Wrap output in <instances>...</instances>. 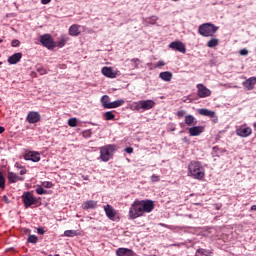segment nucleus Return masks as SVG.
I'll return each instance as SVG.
<instances>
[{
  "mask_svg": "<svg viewBox=\"0 0 256 256\" xmlns=\"http://www.w3.org/2000/svg\"><path fill=\"white\" fill-rule=\"evenodd\" d=\"M155 209V203L152 200H136L134 201L128 212L129 219H139L145 213H151Z\"/></svg>",
  "mask_w": 256,
  "mask_h": 256,
  "instance_id": "obj_1",
  "label": "nucleus"
},
{
  "mask_svg": "<svg viewBox=\"0 0 256 256\" xmlns=\"http://www.w3.org/2000/svg\"><path fill=\"white\" fill-rule=\"evenodd\" d=\"M188 177H192L193 179H197L201 181V179L205 178V168L201 165L199 161H191L188 165Z\"/></svg>",
  "mask_w": 256,
  "mask_h": 256,
  "instance_id": "obj_2",
  "label": "nucleus"
},
{
  "mask_svg": "<svg viewBox=\"0 0 256 256\" xmlns=\"http://www.w3.org/2000/svg\"><path fill=\"white\" fill-rule=\"evenodd\" d=\"M217 31H219V27L212 23H204L198 27V33L202 35V37H213Z\"/></svg>",
  "mask_w": 256,
  "mask_h": 256,
  "instance_id": "obj_3",
  "label": "nucleus"
},
{
  "mask_svg": "<svg viewBox=\"0 0 256 256\" xmlns=\"http://www.w3.org/2000/svg\"><path fill=\"white\" fill-rule=\"evenodd\" d=\"M113 153H115V145L108 144L106 146L100 147V159L104 163L111 161L113 159Z\"/></svg>",
  "mask_w": 256,
  "mask_h": 256,
  "instance_id": "obj_4",
  "label": "nucleus"
},
{
  "mask_svg": "<svg viewBox=\"0 0 256 256\" xmlns=\"http://www.w3.org/2000/svg\"><path fill=\"white\" fill-rule=\"evenodd\" d=\"M22 201L26 209H29L32 205H37V198L33 196V192H24L22 195Z\"/></svg>",
  "mask_w": 256,
  "mask_h": 256,
  "instance_id": "obj_5",
  "label": "nucleus"
},
{
  "mask_svg": "<svg viewBox=\"0 0 256 256\" xmlns=\"http://www.w3.org/2000/svg\"><path fill=\"white\" fill-rule=\"evenodd\" d=\"M40 43L47 49H55V40L51 34H44L40 37Z\"/></svg>",
  "mask_w": 256,
  "mask_h": 256,
  "instance_id": "obj_6",
  "label": "nucleus"
},
{
  "mask_svg": "<svg viewBox=\"0 0 256 256\" xmlns=\"http://www.w3.org/2000/svg\"><path fill=\"white\" fill-rule=\"evenodd\" d=\"M172 51H178L179 53H187V47L181 41H174L169 44Z\"/></svg>",
  "mask_w": 256,
  "mask_h": 256,
  "instance_id": "obj_7",
  "label": "nucleus"
},
{
  "mask_svg": "<svg viewBox=\"0 0 256 256\" xmlns=\"http://www.w3.org/2000/svg\"><path fill=\"white\" fill-rule=\"evenodd\" d=\"M197 95L200 99H205V97H211V91L203 84H197Z\"/></svg>",
  "mask_w": 256,
  "mask_h": 256,
  "instance_id": "obj_8",
  "label": "nucleus"
},
{
  "mask_svg": "<svg viewBox=\"0 0 256 256\" xmlns=\"http://www.w3.org/2000/svg\"><path fill=\"white\" fill-rule=\"evenodd\" d=\"M199 115H203V117H210L214 123L219 122V118H217L215 111H211L207 108H201L198 110Z\"/></svg>",
  "mask_w": 256,
  "mask_h": 256,
  "instance_id": "obj_9",
  "label": "nucleus"
},
{
  "mask_svg": "<svg viewBox=\"0 0 256 256\" xmlns=\"http://www.w3.org/2000/svg\"><path fill=\"white\" fill-rule=\"evenodd\" d=\"M26 161H33V163H39L41 161V154L39 152L30 151L24 155Z\"/></svg>",
  "mask_w": 256,
  "mask_h": 256,
  "instance_id": "obj_10",
  "label": "nucleus"
},
{
  "mask_svg": "<svg viewBox=\"0 0 256 256\" xmlns=\"http://www.w3.org/2000/svg\"><path fill=\"white\" fill-rule=\"evenodd\" d=\"M26 121L30 124L39 123V121H41V114H39V112L31 111L28 113Z\"/></svg>",
  "mask_w": 256,
  "mask_h": 256,
  "instance_id": "obj_11",
  "label": "nucleus"
},
{
  "mask_svg": "<svg viewBox=\"0 0 256 256\" xmlns=\"http://www.w3.org/2000/svg\"><path fill=\"white\" fill-rule=\"evenodd\" d=\"M253 133V129H251V127H240L238 129H236V135H238V137H243V138H247L250 137V135H252Z\"/></svg>",
  "mask_w": 256,
  "mask_h": 256,
  "instance_id": "obj_12",
  "label": "nucleus"
},
{
  "mask_svg": "<svg viewBox=\"0 0 256 256\" xmlns=\"http://www.w3.org/2000/svg\"><path fill=\"white\" fill-rule=\"evenodd\" d=\"M243 87H245V89H247V91H253V89H255V85H256V77H250L248 78L246 81H244L242 83Z\"/></svg>",
  "mask_w": 256,
  "mask_h": 256,
  "instance_id": "obj_13",
  "label": "nucleus"
},
{
  "mask_svg": "<svg viewBox=\"0 0 256 256\" xmlns=\"http://www.w3.org/2000/svg\"><path fill=\"white\" fill-rule=\"evenodd\" d=\"M104 211H105L108 219H110L111 221H113V219H115V216L117 215V211L115 210V208H113V206H111L109 204L105 205Z\"/></svg>",
  "mask_w": 256,
  "mask_h": 256,
  "instance_id": "obj_14",
  "label": "nucleus"
},
{
  "mask_svg": "<svg viewBox=\"0 0 256 256\" xmlns=\"http://www.w3.org/2000/svg\"><path fill=\"white\" fill-rule=\"evenodd\" d=\"M188 131H189V135L191 137H199V135H201V133H203L204 128H203V126H193V127L189 128Z\"/></svg>",
  "mask_w": 256,
  "mask_h": 256,
  "instance_id": "obj_15",
  "label": "nucleus"
},
{
  "mask_svg": "<svg viewBox=\"0 0 256 256\" xmlns=\"http://www.w3.org/2000/svg\"><path fill=\"white\" fill-rule=\"evenodd\" d=\"M140 107H142L143 111H149V109H153V107H155V101L140 100Z\"/></svg>",
  "mask_w": 256,
  "mask_h": 256,
  "instance_id": "obj_16",
  "label": "nucleus"
},
{
  "mask_svg": "<svg viewBox=\"0 0 256 256\" xmlns=\"http://www.w3.org/2000/svg\"><path fill=\"white\" fill-rule=\"evenodd\" d=\"M102 75H104L105 77H108L109 79H115V77H117V73L113 71V68L111 67H103Z\"/></svg>",
  "mask_w": 256,
  "mask_h": 256,
  "instance_id": "obj_17",
  "label": "nucleus"
},
{
  "mask_svg": "<svg viewBox=\"0 0 256 256\" xmlns=\"http://www.w3.org/2000/svg\"><path fill=\"white\" fill-rule=\"evenodd\" d=\"M21 57H23V54L21 52L15 53L8 58V63L10 65H17V63L21 61Z\"/></svg>",
  "mask_w": 256,
  "mask_h": 256,
  "instance_id": "obj_18",
  "label": "nucleus"
},
{
  "mask_svg": "<svg viewBox=\"0 0 256 256\" xmlns=\"http://www.w3.org/2000/svg\"><path fill=\"white\" fill-rule=\"evenodd\" d=\"M81 26L77 25V24H73L72 26H70L69 28V35H71V37H79V35H81V30L80 29Z\"/></svg>",
  "mask_w": 256,
  "mask_h": 256,
  "instance_id": "obj_19",
  "label": "nucleus"
},
{
  "mask_svg": "<svg viewBox=\"0 0 256 256\" xmlns=\"http://www.w3.org/2000/svg\"><path fill=\"white\" fill-rule=\"evenodd\" d=\"M17 181H25V177L18 176L14 172H8V182L17 183Z\"/></svg>",
  "mask_w": 256,
  "mask_h": 256,
  "instance_id": "obj_20",
  "label": "nucleus"
},
{
  "mask_svg": "<svg viewBox=\"0 0 256 256\" xmlns=\"http://www.w3.org/2000/svg\"><path fill=\"white\" fill-rule=\"evenodd\" d=\"M116 255L117 256H133L134 252L131 249L128 248H118L116 250Z\"/></svg>",
  "mask_w": 256,
  "mask_h": 256,
  "instance_id": "obj_21",
  "label": "nucleus"
},
{
  "mask_svg": "<svg viewBox=\"0 0 256 256\" xmlns=\"http://www.w3.org/2000/svg\"><path fill=\"white\" fill-rule=\"evenodd\" d=\"M184 123H186L188 127H195V125H197V119L194 118L193 115L189 114L185 116Z\"/></svg>",
  "mask_w": 256,
  "mask_h": 256,
  "instance_id": "obj_22",
  "label": "nucleus"
},
{
  "mask_svg": "<svg viewBox=\"0 0 256 256\" xmlns=\"http://www.w3.org/2000/svg\"><path fill=\"white\" fill-rule=\"evenodd\" d=\"M96 207H97V201H94V200H88L82 204V209L84 210L95 209Z\"/></svg>",
  "mask_w": 256,
  "mask_h": 256,
  "instance_id": "obj_23",
  "label": "nucleus"
},
{
  "mask_svg": "<svg viewBox=\"0 0 256 256\" xmlns=\"http://www.w3.org/2000/svg\"><path fill=\"white\" fill-rule=\"evenodd\" d=\"M159 77L160 79H162V81L169 82L173 79V73H171L170 71L161 72L159 74Z\"/></svg>",
  "mask_w": 256,
  "mask_h": 256,
  "instance_id": "obj_24",
  "label": "nucleus"
},
{
  "mask_svg": "<svg viewBox=\"0 0 256 256\" xmlns=\"http://www.w3.org/2000/svg\"><path fill=\"white\" fill-rule=\"evenodd\" d=\"M67 41H69V37H67V35L63 34L60 37H58V41L57 43V47H59L60 49L65 47V43H67Z\"/></svg>",
  "mask_w": 256,
  "mask_h": 256,
  "instance_id": "obj_25",
  "label": "nucleus"
},
{
  "mask_svg": "<svg viewBox=\"0 0 256 256\" xmlns=\"http://www.w3.org/2000/svg\"><path fill=\"white\" fill-rule=\"evenodd\" d=\"M101 104L104 107V109H111V99L108 95L102 96Z\"/></svg>",
  "mask_w": 256,
  "mask_h": 256,
  "instance_id": "obj_26",
  "label": "nucleus"
},
{
  "mask_svg": "<svg viewBox=\"0 0 256 256\" xmlns=\"http://www.w3.org/2000/svg\"><path fill=\"white\" fill-rule=\"evenodd\" d=\"M125 105L124 99L115 100L114 102H111L110 109H117V107H123Z\"/></svg>",
  "mask_w": 256,
  "mask_h": 256,
  "instance_id": "obj_27",
  "label": "nucleus"
},
{
  "mask_svg": "<svg viewBox=\"0 0 256 256\" xmlns=\"http://www.w3.org/2000/svg\"><path fill=\"white\" fill-rule=\"evenodd\" d=\"M219 45V39L217 38H212L207 42V47L210 49H213V47H217Z\"/></svg>",
  "mask_w": 256,
  "mask_h": 256,
  "instance_id": "obj_28",
  "label": "nucleus"
},
{
  "mask_svg": "<svg viewBox=\"0 0 256 256\" xmlns=\"http://www.w3.org/2000/svg\"><path fill=\"white\" fill-rule=\"evenodd\" d=\"M103 117L106 121H113L115 119V114L112 111H107L103 114Z\"/></svg>",
  "mask_w": 256,
  "mask_h": 256,
  "instance_id": "obj_29",
  "label": "nucleus"
},
{
  "mask_svg": "<svg viewBox=\"0 0 256 256\" xmlns=\"http://www.w3.org/2000/svg\"><path fill=\"white\" fill-rule=\"evenodd\" d=\"M64 235L65 237H77L79 233H77V230H66Z\"/></svg>",
  "mask_w": 256,
  "mask_h": 256,
  "instance_id": "obj_30",
  "label": "nucleus"
},
{
  "mask_svg": "<svg viewBox=\"0 0 256 256\" xmlns=\"http://www.w3.org/2000/svg\"><path fill=\"white\" fill-rule=\"evenodd\" d=\"M196 253H199V255H205V256L211 255V251L203 248L198 249Z\"/></svg>",
  "mask_w": 256,
  "mask_h": 256,
  "instance_id": "obj_31",
  "label": "nucleus"
},
{
  "mask_svg": "<svg viewBox=\"0 0 256 256\" xmlns=\"http://www.w3.org/2000/svg\"><path fill=\"white\" fill-rule=\"evenodd\" d=\"M132 107L135 111H141V109H143V107H141V101L133 102Z\"/></svg>",
  "mask_w": 256,
  "mask_h": 256,
  "instance_id": "obj_32",
  "label": "nucleus"
},
{
  "mask_svg": "<svg viewBox=\"0 0 256 256\" xmlns=\"http://www.w3.org/2000/svg\"><path fill=\"white\" fill-rule=\"evenodd\" d=\"M39 241V238L36 235H29L28 237V243H37Z\"/></svg>",
  "mask_w": 256,
  "mask_h": 256,
  "instance_id": "obj_33",
  "label": "nucleus"
},
{
  "mask_svg": "<svg viewBox=\"0 0 256 256\" xmlns=\"http://www.w3.org/2000/svg\"><path fill=\"white\" fill-rule=\"evenodd\" d=\"M37 195H47V190H45L43 187L39 186L36 188Z\"/></svg>",
  "mask_w": 256,
  "mask_h": 256,
  "instance_id": "obj_34",
  "label": "nucleus"
},
{
  "mask_svg": "<svg viewBox=\"0 0 256 256\" xmlns=\"http://www.w3.org/2000/svg\"><path fill=\"white\" fill-rule=\"evenodd\" d=\"M69 127H77V118H70L68 120Z\"/></svg>",
  "mask_w": 256,
  "mask_h": 256,
  "instance_id": "obj_35",
  "label": "nucleus"
},
{
  "mask_svg": "<svg viewBox=\"0 0 256 256\" xmlns=\"http://www.w3.org/2000/svg\"><path fill=\"white\" fill-rule=\"evenodd\" d=\"M0 189H5V176L0 172Z\"/></svg>",
  "mask_w": 256,
  "mask_h": 256,
  "instance_id": "obj_36",
  "label": "nucleus"
},
{
  "mask_svg": "<svg viewBox=\"0 0 256 256\" xmlns=\"http://www.w3.org/2000/svg\"><path fill=\"white\" fill-rule=\"evenodd\" d=\"M185 115H187V111L185 110H180L177 112V117H179V119H181V117H185Z\"/></svg>",
  "mask_w": 256,
  "mask_h": 256,
  "instance_id": "obj_37",
  "label": "nucleus"
},
{
  "mask_svg": "<svg viewBox=\"0 0 256 256\" xmlns=\"http://www.w3.org/2000/svg\"><path fill=\"white\" fill-rule=\"evenodd\" d=\"M83 137H85L86 139H89V137H91L92 133H91V130H85L83 133H82Z\"/></svg>",
  "mask_w": 256,
  "mask_h": 256,
  "instance_id": "obj_38",
  "label": "nucleus"
},
{
  "mask_svg": "<svg viewBox=\"0 0 256 256\" xmlns=\"http://www.w3.org/2000/svg\"><path fill=\"white\" fill-rule=\"evenodd\" d=\"M21 45V42L17 39L13 40L11 43L12 47H19Z\"/></svg>",
  "mask_w": 256,
  "mask_h": 256,
  "instance_id": "obj_39",
  "label": "nucleus"
},
{
  "mask_svg": "<svg viewBox=\"0 0 256 256\" xmlns=\"http://www.w3.org/2000/svg\"><path fill=\"white\" fill-rule=\"evenodd\" d=\"M141 60H139L138 58H133L131 60V63H134V67H138L139 66V63H140Z\"/></svg>",
  "mask_w": 256,
  "mask_h": 256,
  "instance_id": "obj_40",
  "label": "nucleus"
},
{
  "mask_svg": "<svg viewBox=\"0 0 256 256\" xmlns=\"http://www.w3.org/2000/svg\"><path fill=\"white\" fill-rule=\"evenodd\" d=\"M155 67L157 68H161V67H165V61L160 60L156 63Z\"/></svg>",
  "mask_w": 256,
  "mask_h": 256,
  "instance_id": "obj_41",
  "label": "nucleus"
},
{
  "mask_svg": "<svg viewBox=\"0 0 256 256\" xmlns=\"http://www.w3.org/2000/svg\"><path fill=\"white\" fill-rule=\"evenodd\" d=\"M37 71L40 73V75H45L47 73V70H45L43 67H38Z\"/></svg>",
  "mask_w": 256,
  "mask_h": 256,
  "instance_id": "obj_42",
  "label": "nucleus"
},
{
  "mask_svg": "<svg viewBox=\"0 0 256 256\" xmlns=\"http://www.w3.org/2000/svg\"><path fill=\"white\" fill-rule=\"evenodd\" d=\"M239 53L242 56H247L249 55V50L244 48V49H241Z\"/></svg>",
  "mask_w": 256,
  "mask_h": 256,
  "instance_id": "obj_43",
  "label": "nucleus"
},
{
  "mask_svg": "<svg viewBox=\"0 0 256 256\" xmlns=\"http://www.w3.org/2000/svg\"><path fill=\"white\" fill-rule=\"evenodd\" d=\"M43 186H44L46 189H51V187H53V183L47 181V182H44V183H43Z\"/></svg>",
  "mask_w": 256,
  "mask_h": 256,
  "instance_id": "obj_44",
  "label": "nucleus"
},
{
  "mask_svg": "<svg viewBox=\"0 0 256 256\" xmlns=\"http://www.w3.org/2000/svg\"><path fill=\"white\" fill-rule=\"evenodd\" d=\"M182 141L183 143H186V145H189V143H191V140L188 137H184Z\"/></svg>",
  "mask_w": 256,
  "mask_h": 256,
  "instance_id": "obj_45",
  "label": "nucleus"
},
{
  "mask_svg": "<svg viewBox=\"0 0 256 256\" xmlns=\"http://www.w3.org/2000/svg\"><path fill=\"white\" fill-rule=\"evenodd\" d=\"M37 233H39V235H45V230L43 228H38Z\"/></svg>",
  "mask_w": 256,
  "mask_h": 256,
  "instance_id": "obj_46",
  "label": "nucleus"
},
{
  "mask_svg": "<svg viewBox=\"0 0 256 256\" xmlns=\"http://www.w3.org/2000/svg\"><path fill=\"white\" fill-rule=\"evenodd\" d=\"M125 151H126L129 155H131V153H133V147H127V148L125 149Z\"/></svg>",
  "mask_w": 256,
  "mask_h": 256,
  "instance_id": "obj_47",
  "label": "nucleus"
},
{
  "mask_svg": "<svg viewBox=\"0 0 256 256\" xmlns=\"http://www.w3.org/2000/svg\"><path fill=\"white\" fill-rule=\"evenodd\" d=\"M151 179H152V181L157 182V181H159V176L153 174Z\"/></svg>",
  "mask_w": 256,
  "mask_h": 256,
  "instance_id": "obj_48",
  "label": "nucleus"
},
{
  "mask_svg": "<svg viewBox=\"0 0 256 256\" xmlns=\"http://www.w3.org/2000/svg\"><path fill=\"white\" fill-rule=\"evenodd\" d=\"M2 201H3L4 203H9V198L7 197V195H4V196L2 197Z\"/></svg>",
  "mask_w": 256,
  "mask_h": 256,
  "instance_id": "obj_49",
  "label": "nucleus"
},
{
  "mask_svg": "<svg viewBox=\"0 0 256 256\" xmlns=\"http://www.w3.org/2000/svg\"><path fill=\"white\" fill-rule=\"evenodd\" d=\"M51 0H41L42 5H49Z\"/></svg>",
  "mask_w": 256,
  "mask_h": 256,
  "instance_id": "obj_50",
  "label": "nucleus"
},
{
  "mask_svg": "<svg viewBox=\"0 0 256 256\" xmlns=\"http://www.w3.org/2000/svg\"><path fill=\"white\" fill-rule=\"evenodd\" d=\"M26 173H27V169L22 168V169L20 170V175H25Z\"/></svg>",
  "mask_w": 256,
  "mask_h": 256,
  "instance_id": "obj_51",
  "label": "nucleus"
},
{
  "mask_svg": "<svg viewBox=\"0 0 256 256\" xmlns=\"http://www.w3.org/2000/svg\"><path fill=\"white\" fill-rule=\"evenodd\" d=\"M1 133H5V127H3V126H0V135H1Z\"/></svg>",
  "mask_w": 256,
  "mask_h": 256,
  "instance_id": "obj_52",
  "label": "nucleus"
},
{
  "mask_svg": "<svg viewBox=\"0 0 256 256\" xmlns=\"http://www.w3.org/2000/svg\"><path fill=\"white\" fill-rule=\"evenodd\" d=\"M221 209V204L216 205V211H219Z\"/></svg>",
  "mask_w": 256,
  "mask_h": 256,
  "instance_id": "obj_53",
  "label": "nucleus"
},
{
  "mask_svg": "<svg viewBox=\"0 0 256 256\" xmlns=\"http://www.w3.org/2000/svg\"><path fill=\"white\" fill-rule=\"evenodd\" d=\"M250 211H256V205L251 206Z\"/></svg>",
  "mask_w": 256,
  "mask_h": 256,
  "instance_id": "obj_54",
  "label": "nucleus"
},
{
  "mask_svg": "<svg viewBox=\"0 0 256 256\" xmlns=\"http://www.w3.org/2000/svg\"><path fill=\"white\" fill-rule=\"evenodd\" d=\"M253 127H254V129L256 131V122L253 123Z\"/></svg>",
  "mask_w": 256,
  "mask_h": 256,
  "instance_id": "obj_55",
  "label": "nucleus"
},
{
  "mask_svg": "<svg viewBox=\"0 0 256 256\" xmlns=\"http://www.w3.org/2000/svg\"><path fill=\"white\" fill-rule=\"evenodd\" d=\"M15 167H19V163H16V164H15Z\"/></svg>",
  "mask_w": 256,
  "mask_h": 256,
  "instance_id": "obj_56",
  "label": "nucleus"
},
{
  "mask_svg": "<svg viewBox=\"0 0 256 256\" xmlns=\"http://www.w3.org/2000/svg\"><path fill=\"white\" fill-rule=\"evenodd\" d=\"M3 41V39H0V43Z\"/></svg>",
  "mask_w": 256,
  "mask_h": 256,
  "instance_id": "obj_57",
  "label": "nucleus"
},
{
  "mask_svg": "<svg viewBox=\"0 0 256 256\" xmlns=\"http://www.w3.org/2000/svg\"><path fill=\"white\" fill-rule=\"evenodd\" d=\"M84 179L87 180V176Z\"/></svg>",
  "mask_w": 256,
  "mask_h": 256,
  "instance_id": "obj_58",
  "label": "nucleus"
},
{
  "mask_svg": "<svg viewBox=\"0 0 256 256\" xmlns=\"http://www.w3.org/2000/svg\"><path fill=\"white\" fill-rule=\"evenodd\" d=\"M173 1H179V0H173Z\"/></svg>",
  "mask_w": 256,
  "mask_h": 256,
  "instance_id": "obj_59",
  "label": "nucleus"
}]
</instances>
